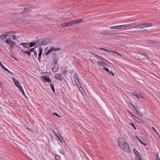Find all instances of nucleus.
<instances>
[{
  "label": "nucleus",
  "mask_w": 160,
  "mask_h": 160,
  "mask_svg": "<svg viewBox=\"0 0 160 160\" xmlns=\"http://www.w3.org/2000/svg\"><path fill=\"white\" fill-rule=\"evenodd\" d=\"M49 42V41L48 38H40L36 40V43H38L39 42V46H42L47 44Z\"/></svg>",
  "instance_id": "obj_2"
},
{
  "label": "nucleus",
  "mask_w": 160,
  "mask_h": 160,
  "mask_svg": "<svg viewBox=\"0 0 160 160\" xmlns=\"http://www.w3.org/2000/svg\"><path fill=\"white\" fill-rule=\"evenodd\" d=\"M74 24L77 23H79L82 22L83 21V19H81L78 20H73Z\"/></svg>",
  "instance_id": "obj_17"
},
{
  "label": "nucleus",
  "mask_w": 160,
  "mask_h": 160,
  "mask_svg": "<svg viewBox=\"0 0 160 160\" xmlns=\"http://www.w3.org/2000/svg\"><path fill=\"white\" fill-rule=\"evenodd\" d=\"M156 42V41L152 40H149L148 41V43L149 44H152L153 43Z\"/></svg>",
  "instance_id": "obj_37"
},
{
  "label": "nucleus",
  "mask_w": 160,
  "mask_h": 160,
  "mask_svg": "<svg viewBox=\"0 0 160 160\" xmlns=\"http://www.w3.org/2000/svg\"><path fill=\"white\" fill-rule=\"evenodd\" d=\"M42 54H39V53L38 54V60L39 61H40L41 59V55H42Z\"/></svg>",
  "instance_id": "obj_45"
},
{
  "label": "nucleus",
  "mask_w": 160,
  "mask_h": 160,
  "mask_svg": "<svg viewBox=\"0 0 160 160\" xmlns=\"http://www.w3.org/2000/svg\"><path fill=\"white\" fill-rule=\"evenodd\" d=\"M152 23H146L142 24H140L135 27V28H144L152 26Z\"/></svg>",
  "instance_id": "obj_6"
},
{
  "label": "nucleus",
  "mask_w": 160,
  "mask_h": 160,
  "mask_svg": "<svg viewBox=\"0 0 160 160\" xmlns=\"http://www.w3.org/2000/svg\"><path fill=\"white\" fill-rule=\"evenodd\" d=\"M17 87L18 88L20 91L23 89L22 87L20 85H18Z\"/></svg>",
  "instance_id": "obj_39"
},
{
  "label": "nucleus",
  "mask_w": 160,
  "mask_h": 160,
  "mask_svg": "<svg viewBox=\"0 0 160 160\" xmlns=\"http://www.w3.org/2000/svg\"><path fill=\"white\" fill-rule=\"evenodd\" d=\"M70 27H71L72 25L74 24L73 20H72L68 22Z\"/></svg>",
  "instance_id": "obj_33"
},
{
  "label": "nucleus",
  "mask_w": 160,
  "mask_h": 160,
  "mask_svg": "<svg viewBox=\"0 0 160 160\" xmlns=\"http://www.w3.org/2000/svg\"><path fill=\"white\" fill-rule=\"evenodd\" d=\"M53 132L54 134L55 135L57 134V133L54 131H53Z\"/></svg>",
  "instance_id": "obj_62"
},
{
  "label": "nucleus",
  "mask_w": 160,
  "mask_h": 160,
  "mask_svg": "<svg viewBox=\"0 0 160 160\" xmlns=\"http://www.w3.org/2000/svg\"><path fill=\"white\" fill-rule=\"evenodd\" d=\"M26 128L28 130H29L30 131H32V129H31L30 128L28 127H26Z\"/></svg>",
  "instance_id": "obj_50"
},
{
  "label": "nucleus",
  "mask_w": 160,
  "mask_h": 160,
  "mask_svg": "<svg viewBox=\"0 0 160 160\" xmlns=\"http://www.w3.org/2000/svg\"><path fill=\"white\" fill-rule=\"evenodd\" d=\"M94 54V56H96L97 58L101 60H102L103 61H105L107 62H108L109 63H110V62L109 61L105 59V58H103L102 57L96 55L95 54Z\"/></svg>",
  "instance_id": "obj_13"
},
{
  "label": "nucleus",
  "mask_w": 160,
  "mask_h": 160,
  "mask_svg": "<svg viewBox=\"0 0 160 160\" xmlns=\"http://www.w3.org/2000/svg\"><path fill=\"white\" fill-rule=\"evenodd\" d=\"M79 78V77L77 74L76 73H75L74 74V79H76L77 78Z\"/></svg>",
  "instance_id": "obj_40"
},
{
  "label": "nucleus",
  "mask_w": 160,
  "mask_h": 160,
  "mask_svg": "<svg viewBox=\"0 0 160 160\" xmlns=\"http://www.w3.org/2000/svg\"><path fill=\"white\" fill-rule=\"evenodd\" d=\"M152 128L154 130V131L158 135H158H159V133H158L156 131V130L153 127H152Z\"/></svg>",
  "instance_id": "obj_51"
},
{
  "label": "nucleus",
  "mask_w": 160,
  "mask_h": 160,
  "mask_svg": "<svg viewBox=\"0 0 160 160\" xmlns=\"http://www.w3.org/2000/svg\"><path fill=\"white\" fill-rule=\"evenodd\" d=\"M34 52V56L35 58H37V52L35 51Z\"/></svg>",
  "instance_id": "obj_38"
},
{
  "label": "nucleus",
  "mask_w": 160,
  "mask_h": 160,
  "mask_svg": "<svg viewBox=\"0 0 160 160\" xmlns=\"http://www.w3.org/2000/svg\"><path fill=\"white\" fill-rule=\"evenodd\" d=\"M41 79L42 81H44V82L49 83L51 82V80L49 77H47L46 75L42 76L41 77Z\"/></svg>",
  "instance_id": "obj_7"
},
{
  "label": "nucleus",
  "mask_w": 160,
  "mask_h": 160,
  "mask_svg": "<svg viewBox=\"0 0 160 160\" xmlns=\"http://www.w3.org/2000/svg\"><path fill=\"white\" fill-rule=\"evenodd\" d=\"M39 53L42 54V48H39Z\"/></svg>",
  "instance_id": "obj_42"
},
{
  "label": "nucleus",
  "mask_w": 160,
  "mask_h": 160,
  "mask_svg": "<svg viewBox=\"0 0 160 160\" xmlns=\"http://www.w3.org/2000/svg\"><path fill=\"white\" fill-rule=\"evenodd\" d=\"M6 43L10 46L11 49L13 48L16 44V43L14 41H13L11 38H7L5 40Z\"/></svg>",
  "instance_id": "obj_3"
},
{
  "label": "nucleus",
  "mask_w": 160,
  "mask_h": 160,
  "mask_svg": "<svg viewBox=\"0 0 160 160\" xmlns=\"http://www.w3.org/2000/svg\"><path fill=\"white\" fill-rule=\"evenodd\" d=\"M98 63L99 65L100 66H103L105 65H106V64L103 62L98 61Z\"/></svg>",
  "instance_id": "obj_24"
},
{
  "label": "nucleus",
  "mask_w": 160,
  "mask_h": 160,
  "mask_svg": "<svg viewBox=\"0 0 160 160\" xmlns=\"http://www.w3.org/2000/svg\"><path fill=\"white\" fill-rule=\"evenodd\" d=\"M5 33H7V36H12L13 34H14L15 32L13 31H10V32H5Z\"/></svg>",
  "instance_id": "obj_20"
},
{
  "label": "nucleus",
  "mask_w": 160,
  "mask_h": 160,
  "mask_svg": "<svg viewBox=\"0 0 160 160\" xmlns=\"http://www.w3.org/2000/svg\"><path fill=\"white\" fill-rule=\"evenodd\" d=\"M12 80L14 84L17 87V86H18V85H19V82L16 79H15L14 78H12Z\"/></svg>",
  "instance_id": "obj_16"
},
{
  "label": "nucleus",
  "mask_w": 160,
  "mask_h": 160,
  "mask_svg": "<svg viewBox=\"0 0 160 160\" xmlns=\"http://www.w3.org/2000/svg\"><path fill=\"white\" fill-rule=\"evenodd\" d=\"M10 55H11V57L13 58H14V59H15V60H18V59H16L15 58L14 56V54L13 53H12V52H11V54H10Z\"/></svg>",
  "instance_id": "obj_43"
},
{
  "label": "nucleus",
  "mask_w": 160,
  "mask_h": 160,
  "mask_svg": "<svg viewBox=\"0 0 160 160\" xmlns=\"http://www.w3.org/2000/svg\"><path fill=\"white\" fill-rule=\"evenodd\" d=\"M133 118H134L135 120L138 122L141 123L142 122V120L141 119L137 117L136 116H135V117H134Z\"/></svg>",
  "instance_id": "obj_21"
},
{
  "label": "nucleus",
  "mask_w": 160,
  "mask_h": 160,
  "mask_svg": "<svg viewBox=\"0 0 160 160\" xmlns=\"http://www.w3.org/2000/svg\"><path fill=\"white\" fill-rule=\"evenodd\" d=\"M37 43H36V41L35 42H30L29 43V45L30 46V47H32L34 46H35L36 44H37Z\"/></svg>",
  "instance_id": "obj_22"
},
{
  "label": "nucleus",
  "mask_w": 160,
  "mask_h": 160,
  "mask_svg": "<svg viewBox=\"0 0 160 160\" xmlns=\"http://www.w3.org/2000/svg\"><path fill=\"white\" fill-rule=\"evenodd\" d=\"M132 105L133 107V108H134V113L135 114H138V115L140 116H141V117L143 116V115L142 113H140L139 112V111H138L137 110V108H135V107H134L132 104Z\"/></svg>",
  "instance_id": "obj_10"
},
{
  "label": "nucleus",
  "mask_w": 160,
  "mask_h": 160,
  "mask_svg": "<svg viewBox=\"0 0 160 160\" xmlns=\"http://www.w3.org/2000/svg\"><path fill=\"white\" fill-rule=\"evenodd\" d=\"M133 95L135 96L138 99H141L143 98V96L140 94L133 93Z\"/></svg>",
  "instance_id": "obj_15"
},
{
  "label": "nucleus",
  "mask_w": 160,
  "mask_h": 160,
  "mask_svg": "<svg viewBox=\"0 0 160 160\" xmlns=\"http://www.w3.org/2000/svg\"><path fill=\"white\" fill-rule=\"evenodd\" d=\"M61 26L63 28H64V27H67V25L66 22L63 23H62L61 24Z\"/></svg>",
  "instance_id": "obj_35"
},
{
  "label": "nucleus",
  "mask_w": 160,
  "mask_h": 160,
  "mask_svg": "<svg viewBox=\"0 0 160 160\" xmlns=\"http://www.w3.org/2000/svg\"><path fill=\"white\" fill-rule=\"evenodd\" d=\"M53 114L55 116H57L58 117H61V116H60L59 115H58V114L56 112H53Z\"/></svg>",
  "instance_id": "obj_46"
},
{
  "label": "nucleus",
  "mask_w": 160,
  "mask_h": 160,
  "mask_svg": "<svg viewBox=\"0 0 160 160\" xmlns=\"http://www.w3.org/2000/svg\"><path fill=\"white\" fill-rule=\"evenodd\" d=\"M117 142L119 146L124 151L130 152L131 150L128 144L122 138H119L117 139Z\"/></svg>",
  "instance_id": "obj_1"
},
{
  "label": "nucleus",
  "mask_w": 160,
  "mask_h": 160,
  "mask_svg": "<svg viewBox=\"0 0 160 160\" xmlns=\"http://www.w3.org/2000/svg\"><path fill=\"white\" fill-rule=\"evenodd\" d=\"M20 6L25 7V4H19L18 5V7H20Z\"/></svg>",
  "instance_id": "obj_53"
},
{
  "label": "nucleus",
  "mask_w": 160,
  "mask_h": 160,
  "mask_svg": "<svg viewBox=\"0 0 160 160\" xmlns=\"http://www.w3.org/2000/svg\"><path fill=\"white\" fill-rule=\"evenodd\" d=\"M21 91L22 92V95H24V96H26V95H25V93L24 91H23V89Z\"/></svg>",
  "instance_id": "obj_48"
},
{
  "label": "nucleus",
  "mask_w": 160,
  "mask_h": 160,
  "mask_svg": "<svg viewBox=\"0 0 160 160\" xmlns=\"http://www.w3.org/2000/svg\"><path fill=\"white\" fill-rule=\"evenodd\" d=\"M20 45L22 46L23 47H24V46H25V45L24 44L23 42L20 43Z\"/></svg>",
  "instance_id": "obj_57"
},
{
  "label": "nucleus",
  "mask_w": 160,
  "mask_h": 160,
  "mask_svg": "<svg viewBox=\"0 0 160 160\" xmlns=\"http://www.w3.org/2000/svg\"><path fill=\"white\" fill-rule=\"evenodd\" d=\"M104 48H99V49L102 50H103Z\"/></svg>",
  "instance_id": "obj_63"
},
{
  "label": "nucleus",
  "mask_w": 160,
  "mask_h": 160,
  "mask_svg": "<svg viewBox=\"0 0 160 160\" xmlns=\"http://www.w3.org/2000/svg\"><path fill=\"white\" fill-rule=\"evenodd\" d=\"M53 48H51L50 49L48 50L47 52H45V55L47 56L52 51V50Z\"/></svg>",
  "instance_id": "obj_23"
},
{
  "label": "nucleus",
  "mask_w": 160,
  "mask_h": 160,
  "mask_svg": "<svg viewBox=\"0 0 160 160\" xmlns=\"http://www.w3.org/2000/svg\"><path fill=\"white\" fill-rule=\"evenodd\" d=\"M55 136L56 137H57L58 139L60 138L59 137V136H58V135L57 134H56V135H55Z\"/></svg>",
  "instance_id": "obj_56"
},
{
  "label": "nucleus",
  "mask_w": 160,
  "mask_h": 160,
  "mask_svg": "<svg viewBox=\"0 0 160 160\" xmlns=\"http://www.w3.org/2000/svg\"><path fill=\"white\" fill-rule=\"evenodd\" d=\"M50 85L51 88V89H52V92H55V88H54V86L53 84L52 83H51L50 84Z\"/></svg>",
  "instance_id": "obj_25"
},
{
  "label": "nucleus",
  "mask_w": 160,
  "mask_h": 160,
  "mask_svg": "<svg viewBox=\"0 0 160 160\" xmlns=\"http://www.w3.org/2000/svg\"><path fill=\"white\" fill-rule=\"evenodd\" d=\"M129 112V113L132 116V117L134 118V117H135V116H136L134 114H133L132 113V112Z\"/></svg>",
  "instance_id": "obj_47"
},
{
  "label": "nucleus",
  "mask_w": 160,
  "mask_h": 160,
  "mask_svg": "<svg viewBox=\"0 0 160 160\" xmlns=\"http://www.w3.org/2000/svg\"><path fill=\"white\" fill-rule=\"evenodd\" d=\"M54 64L53 65H52V71L53 72H57L58 70L59 69V67L58 64L57 63V59H56L55 58L54 59Z\"/></svg>",
  "instance_id": "obj_5"
},
{
  "label": "nucleus",
  "mask_w": 160,
  "mask_h": 160,
  "mask_svg": "<svg viewBox=\"0 0 160 160\" xmlns=\"http://www.w3.org/2000/svg\"><path fill=\"white\" fill-rule=\"evenodd\" d=\"M54 78L60 81H61L62 79L63 78V76L62 75V74L60 73L56 74L54 76Z\"/></svg>",
  "instance_id": "obj_9"
},
{
  "label": "nucleus",
  "mask_w": 160,
  "mask_h": 160,
  "mask_svg": "<svg viewBox=\"0 0 160 160\" xmlns=\"http://www.w3.org/2000/svg\"><path fill=\"white\" fill-rule=\"evenodd\" d=\"M52 48H54L53 49L52 51H59L61 50V48H55L54 47H52Z\"/></svg>",
  "instance_id": "obj_31"
},
{
  "label": "nucleus",
  "mask_w": 160,
  "mask_h": 160,
  "mask_svg": "<svg viewBox=\"0 0 160 160\" xmlns=\"http://www.w3.org/2000/svg\"><path fill=\"white\" fill-rule=\"evenodd\" d=\"M133 152L135 154L136 156V158L137 160H142L140 156V155L138 152L135 149H133Z\"/></svg>",
  "instance_id": "obj_8"
},
{
  "label": "nucleus",
  "mask_w": 160,
  "mask_h": 160,
  "mask_svg": "<svg viewBox=\"0 0 160 160\" xmlns=\"http://www.w3.org/2000/svg\"><path fill=\"white\" fill-rule=\"evenodd\" d=\"M24 44L25 45H25H28V43L27 42V43H26V42H23Z\"/></svg>",
  "instance_id": "obj_59"
},
{
  "label": "nucleus",
  "mask_w": 160,
  "mask_h": 160,
  "mask_svg": "<svg viewBox=\"0 0 160 160\" xmlns=\"http://www.w3.org/2000/svg\"><path fill=\"white\" fill-rule=\"evenodd\" d=\"M138 140L139 141V142L144 146H146L147 145V144L145 143L144 142H142L141 139H140L139 138H138L137 137Z\"/></svg>",
  "instance_id": "obj_29"
},
{
  "label": "nucleus",
  "mask_w": 160,
  "mask_h": 160,
  "mask_svg": "<svg viewBox=\"0 0 160 160\" xmlns=\"http://www.w3.org/2000/svg\"><path fill=\"white\" fill-rule=\"evenodd\" d=\"M110 28L113 29H120L119 26L112 27Z\"/></svg>",
  "instance_id": "obj_28"
},
{
  "label": "nucleus",
  "mask_w": 160,
  "mask_h": 160,
  "mask_svg": "<svg viewBox=\"0 0 160 160\" xmlns=\"http://www.w3.org/2000/svg\"><path fill=\"white\" fill-rule=\"evenodd\" d=\"M31 52H34L36 50L35 49V48H32L30 49L29 50Z\"/></svg>",
  "instance_id": "obj_41"
},
{
  "label": "nucleus",
  "mask_w": 160,
  "mask_h": 160,
  "mask_svg": "<svg viewBox=\"0 0 160 160\" xmlns=\"http://www.w3.org/2000/svg\"><path fill=\"white\" fill-rule=\"evenodd\" d=\"M66 23L67 27H70L68 22H67Z\"/></svg>",
  "instance_id": "obj_58"
},
{
  "label": "nucleus",
  "mask_w": 160,
  "mask_h": 160,
  "mask_svg": "<svg viewBox=\"0 0 160 160\" xmlns=\"http://www.w3.org/2000/svg\"><path fill=\"white\" fill-rule=\"evenodd\" d=\"M55 159H56V160H59V159H57V157H55Z\"/></svg>",
  "instance_id": "obj_64"
},
{
  "label": "nucleus",
  "mask_w": 160,
  "mask_h": 160,
  "mask_svg": "<svg viewBox=\"0 0 160 160\" xmlns=\"http://www.w3.org/2000/svg\"><path fill=\"white\" fill-rule=\"evenodd\" d=\"M21 51L22 53L27 54L29 56H31V52L29 50L28 51H24L23 50H22Z\"/></svg>",
  "instance_id": "obj_19"
},
{
  "label": "nucleus",
  "mask_w": 160,
  "mask_h": 160,
  "mask_svg": "<svg viewBox=\"0 0 160 160\" xmlns=\"http://www.w3.org/2000/svg\"><path fill=\"white\" fill-rule=\"evenodd\" d=\"M23 47L24 48V49H25V48H27L28 49H29V48H28V47H26V46H24Z\"/></svg>",
  "instance_id": "obj_60"
},
{
  "label": "nucleus",
  "mask_w": 160,
  "mask_h": 160,
  "mask_svg": "<svg viewBox=\"0 0 160 160\" xmlns=\"http://www.w3.org/2000/svg\"><path fill=\"white\" fill-rule=\"evenodd\" d=\"M137 56L140 59H148L149 56L144 53L139 52L137 54Z\"/></svg>",
  "instance_id": "obj_4"
},
{
  "label": "nucleus",
  "mask_w": 160,
  "mask_h": 160,
  "mask_svg": "<svg viewBox=\"0 0 160 160\" xmlns=\"http://www.w3.org/2000/svg\"><path fill=\"white\" fill-rule=\"evenodd\" d=\"M131 124L133 126V128L135 130H136L137 129L136 127H135V126L134 125L133 123H131Z\"/></svg>",
  "instance_id": "obj_49"
},
{
  "label": "nucleus",
  "mask_w": 160,
  "mask_h": 160,
  "mask_svg": "<svg viewBox=\"0 0 160 160\" xmlns=\"http://www.w3.org/2000/svg\"><path fill=\"white\" fill-rule=\"evenodd\" d=\"M135 25V24L134 23H132L130 24H126L127 27H132L134 25Z\"/></svg>",
  "instance_id": "obj_30"
},
{
  "label": "nucleus",
  "mask_w": 160,
  "mask_h": 160,
  "mask_svg": "<svg viewBox=\"0 0 160 160\" xmlns=\"http://www.w3.org/2000/svg\"><path fill=\"white\" fill-rule=\"evenodd\" d=\"M156 159L158 160H160V159L159 157V156H158V153L157 152L156 154Z\"/></svg>",
  "instance_id": "obj_36"
},
{
  "label": "nucleus",
  "mask_w": 160,
  "mask_h": 160,
  "mask_svg": "<svg viewBox=\"0 0 160 160\" xmlns=\"http://www.w3.org/2000/svg\"><path fill=\"white\" fill-rule=\"evenodd\" d=\"M103 69L105 70L108 73L111 74L113 76H114V73L112 71H110L108 68L106 67H104Z\"/></svg>",
  "instance_id": "obj_12"
},
{
  "label": "nucleus",
  "mask_w": 160,
  "mask_h": 160,
  "mask_svg": "<svg viewBox=\"0 0 160 160\" xmlns=\"http://www.w3.org/2000/svg\"><path fill=\"white\" fill-rule=\"evenodd\" d=\"M67 71L66 70H65V71H63V75H65L66 74H67Z\"/></svg>",
  "instance_id": "obj_52"
},
{
  "label": "nucleus",
  "mask_w": 160,
  "mask_h": 160,
  "mask_svg": "<svg viewBox=\"0 0 160 160\" xmlns=\"http://www.w3.org/2000/svg\"><path fill=\"white\" fill-rule=\"evenodd\" d=\"M58 151H59V152L60 153H61V154H62V155L64 154L65 153H64V151L62 148L59 149Z\"/></svg>",
  "instance_id": "obj_26"
},
{
  "label": "nucleus",
  "mask_w": 160,
  "mask_h": 160,
  "mask_svg": "<svg viewBox=\"0 0 160 160\" xmlns=\"http://www.w3.org/2000/svg\"><path fill=\"white\" fill-rule=\"evenodd\" d=\"M58 139L62 143V140H61V139H60V138H58Z\"/></svg>",
  "instance_id": "obj_61"
},
{
  "label": "nucleus",
  "mask_w": 160,
  "mask_h": 160,
  "mask_svg": "<svg viewBox=\"0 0 160 160\" xmlns=\"http://www.w3.org/2000/svg\"><path fill=\"white\" fill-rule=\"evenodd\" d=\"M7 36V34L5 33V32L1 35V39H4L6 38Z\"/></svg>",
  "instance_id": "obj_14"
},
{
  "label": "nucleus",
  "mask_w": 160,
  "mask_h": 160,
  "mask_svg": "<svg viewBox=\"0 0 160 160\" xmlns=\"http://www.w3.org/2000/svg\"><path fill=\"white\" fill-rule=\"evenodd\" d=\"M1 67L4 70L6 71H8V69L6 68L5 67L1 62Z\"/></svg>",
  "instance_id": "obj_32"
},
{
  "label": "nucleus",
  "mask_w": 160,
  "mask_h": 160,
  "mask_svg": "<svg viewBox=\"0 0 160 160\" xmlns=\"http://www.w3.org/2000/svg\"><path fill=\"white\" fill-rule=\"evenodd\" d=\"M104 51H106L107 52H112V53H116V54H117L118 55H120L119 53L117 52H114L113 51V50H107L106 49H105V48H104V49H103V50Z\"/></svg>",
  "instance_id": "obj_18"
},
{
  "label": "nucleus",
  "mask_w": 160,
  "mask_h": 160,
  "mask_svg": "<svg viewBox=\"0 0 160 160\" xmlns=\"http://www.w3.org/2000/svg\"><path fill=\"white\" fill-rule=\"evenodd\" d=\"M75 79V82H79V78H77V79Z\"/></svg>",
  "instance_id": "obj_54"
},
{
  "label": "nucleus",
  "mask_w": 160,
  "mask_h": 160,
  "mask_svg": "<svg viewBox=\"0 0 160 160\" xmlns=\"http://www.w3.org/2000/svg\"><path fill=\"white\" fill-rule=\"evenodd\" d=\"M76 84L77 85V86L79 88V87H81V84L80 82L79 81L78 82H75Z\"/></svg>",
  "instance_id": "obj_34"
},
{
  "label": "nucleus",
  "mask_w": 160,
  "mask_h": 160,
  "mask_svg": "<svg viewBox=\"0 0 160 160\" xmlns=\"http://www.w3.org/2000/svg\"><path fill=\"white\" fill-rule=\"evenodd\" d=\"M12 36L13 37V39L15 40H17V38L16 37V36L15 35H12V36Z\"/></svg>",
  "instance_id": "obj_44"
},
{
  "label": "nucleus",
  "mask_w": 160,
  "mask_h": 160,
  "mask_svg": "<svg viewBox=\"0 0 160 160\" xmlns=\"http://www.w3.org/2000/svg\"><path fill=\"white\" fill-rule=\"evenodd\" d=\"M127 28L126 26V25H123L119 26V28L120 29H124L126 28Z\"/></svg>",
  "instance_id": "obj_27"
},
{
  "label": "nucleus",
  "mask_w": 160,
  "mask_h": 160,
  "mask_svg": "<svg viewBox=\"0 0 160 160\" xmlns=\"http://www.w3.org/2000/svg\"><path fill=\"white\" fill-rule=\"evenodd\" d=\"M9 73L11 74L12 75H13V73L10 71H9L8 69V71H7Z\"/></svg>",
  "instance_id": "obj_55"
},
{
  "label": "nucleus",
  "mask_w": 160,
  "mask_h": 160,
  "mask_svg": "<svg viewBox=\"0 0 160 160\" xmlns=\"http://www.w3.org/2000/svg\"><path fill=\"white\" fill-rule=\"evenodd\" d=\"M31 11L30 9L29 8H24V10L21 13L23 14H26L29 13Z\"/></svg>",
  "instance_id": "obj_11"
}]
</instances>
